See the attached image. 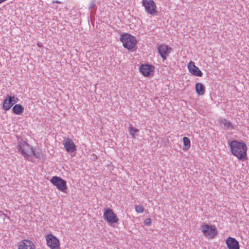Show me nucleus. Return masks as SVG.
Returning a JSON list of instances; mask_svg holds the SVG:
<instances>
[{
  "instance_id": "11",
  "label": "nucleus",
  "mask_w": 249,
  "mask_h": 249,
  "mask_svg": "<svg viewBox=\"0 0 249 249\" xmlns=\"http://www.w3.org/2000/svg\"><path fill=\"white\" fill-rule=\"evenodd\" d=\"M18 98L11 95H7L3 103V109L6 111L9 110L15 104L18 102Z\"/></svg>"
},
{
  "instance_id": "10",
  "label": "nucleus",
  "mask_w": 249,
  "mask_h": 249,
  "mask_svg": "<svg viewBox=\"0 0 249 249\" xmlns=\"http://www.w3.org/2000/svg\"><path fill=\"white\" fill-rule=\"evenodd\" d=\"M47 245L51 249H58L59 248V240L52 234H49L46 236Z\"/></svg>"
},
{
  "instance_id": "4",
  "label": "nucleus",
  "mask_w": 249,
  "mask_h": 249,
  "mask_svg": "<svg viewBox=\"0 0 249 249\" xmlns=\"http://www.w3.org/2000/svg\"><path fill=\"white\" fill-rule=\"evenodd\" d=\"M50 182L59 191L66 192L67 189V182L61 178L54 176L51 179Z\"/></svg>"
},
{
  "instance_id": "17",
  "label": "nucleus",
  "mask_w": 249,
  "mask_h": 249,
  "mask_svg": "<svg viewBox=\"0 0 249 249\" xmlns=\"http://www.w3.org/2000/svg\"><path fill=\"white\" fill-rule=\"evenodd\" d=\"M13 112L16 115H20L24 111L23 107L20 104H16L12 108Z\"/></svg>"
},
{
  "instance_id": "7",
  "label": "nucleus",
  "mask_w": 249,
  "mask_h": 249,
  "mask_svg": "<svg viewBox=\"0 0 249 249\" xmlns=\"http://www.w3.org/2000/svg\"><path fill=\"white\" fill-rule=\"evenodd\" d=\"M201 228L204 235L211 239L214 238L217 234V230L208 224H203L201 225Z\"/></svg>"
},
{
  "instance_id": "2",
  "label": "nucleus",
  "mask_w": 249,
  "mask_h": 249,
  "mask_svg": "<svg viewBox=\"0 0 249 249\" xmlns=\"http://www.w3.org/2000/svg\"><path fill=\"white\" fill-rule=\"evenodd\" d=\"M123 46L129 51L133 50L136 46L137 41L135 36L126 33H123L120 37Z\"/></svg>"
},
{
  "instance_id": "1",
  "label": "nucleus",
  "mask_w": 249,
  "mask_h": 249,
  "mask_svg": "<svg viewBox=\"0 0 249 249\" xmlns=\"http://www.w3.org/2000/svg\"><path fill=\"white\" fill-rule=\"evenodd\" d=\"M229 145L232 154L236 156L238 160L245 161L247 159L248 148L244 142L232 140L229 142Z\"/></svg>"
},
{
  "instance_id": "13",
  "label": "nucleus",
  "mask_w": 249,
  "mask_h": 249,
  "mask_svg": "<svg viewBox=\"0 0 249 249\" xmlns=\"http://www.w3.org/2000/svg\"><path fill=\"white\" fill-rule=\"evenodd\" d=\"M188 68L189 72L194 75L201 77L203 73L196 66L194 62L191 61L188 65Z\"/></svg>"
},
{
  "instance_id": "12",
  "label": "nucleus",
  "mask_w": 249,
  "mask_h": 249,
  "mask_svg": "<svg viewBox=\"0 0 249 249\" xmlns=\"http://www.w3.org/2000/svg\"><path fill=\"white\" fill-rule=\"evenodd\" d=\"M226 244L229 249H239V242L234 238L229 237L225 241Z\"/></svg>"
},
{
  "instance_id": "22",
  "label": "nucleus",
  "mask_w": 249,
  "mask_h": 249,
  "mask_svg": "<svg viewBox=\"0 0 249 249\" xmlns=\"http://www.w3.org/2000/svg\"><path fill=\"white\" fill-rule=\"evenodd\" d=\"M144 224L145 226H149L151 224V219L150 218H147L144 221Z\"/></svg>"
},
{
  "instance_id": "18",
  "label": "nucleus",
  "mask_w": 249,
  "mask_h": 249,
  "mask_svg": "<svg viewBox=\"0 0 249 249\" xmlns=\"http://www.w3.org/2000/svg\"><path fill=\"white\" fill-rule=\"evenodd\" d=\"M183 146L182 149L184 151H187L190 147V140L186 137L183 138Z\"/></svg>"
},
{
  "instance_id": "23",
  "label": "nucleus",
  "mask_w": 249,
  "mask_h": 249,
  "mask_svg": "<svg viewBox=\"0 0 249 249\" xmlns=\"http://www.w3.org/2000/svg\"><path fill=\"white\" fill-rule=\"evenodd\" d=\"M96 6V4L94 1H91L89 6V9L91 10L94 8Z\"/></svg>"
},
{
  "instance_id": "19",
  "label": "nucleus",
  "mask_w": 249,
  "mask_h": 249,
  "mask_svg": "<svg viewBox=\"0 0 249 249\" xmlns=\"http://www.w3.org/2000/svg\"><path fill=\"white\" fill-rule=\"evenodd\" d=\"M220 122L225 127L231 129H234V126L231 123L226 119H223Z\"/></svg>"
},
{
  "instance_id": "5",
  "label": "nucleus",
  "mask_w": 249,
  "mask_h": 249,
  "mask_svg": "<svg viewBox=\"0 0 249 249\" xmlns=\"http://www.w3.org/2000/svg\"><path fill=\"white\" fill-rule=\"evenodd\" d=\"M142 3L148 14L151 15L158 14V11L156 10L157 6L153 0H142Z\"/></svg>"
},
{
  "instance_id": "14",
  "label": "nucleus",
  "mask_w": 249,
  "mask_h": 249,
  "mask_svg": "<svg viewBox=\"0 0 249 249\" xmlns=\"http://www.w3.org/2000/svg\"><path fill=\"white\" fill-rule=\"evenodd\" d=\"M66 150L69 153H72L76 150V147L71 139L67 138L64 142Z\"/></svg>"
},
{
  "instance_id": "6",
  "label": "nucleus",
  "mask_w": 249,
  "mask_h": 249,
  "mask_svg": "<svg viewBox=\"0 0 249 249\" xmlns=\"http://www.w3.org/2000/svg\"><path fill=\"white\" fill-rule=\"evenodd\" d=\"M103 217L109 223H115L119 221L117 215L114 213L113 210L109 208L105 209Z\"/></svg>"
},
{
  "instance_id": "21",
  "label": "nucleus",
  "mask_w": 249,
  "mask_h": 249,
  "mask_svg": "<svg viewBox=\"0 0 249 249\" xmlns=\"http://www.w3.org/2000/svg\"><path fill=\"white\" fill-rule=\"evenodd\" d=\"M135 208L136 211L138 213H142L144 211V208L142 205H135Z\"/></svg>"
},
{
  "instance_id": "24",
  "label": "nucleus",
  "mask_w": 249,
  "mask_h": 249,
  "mask_svg": "<svg viewBox=\"0 0 249 249\" xmlns=\"http://www.w3.org/2000/svg\"><path fill=\"white\" fill-rule=\"evenodd\" d=\"M0 217H3V219H5V218L7 217V215L5 214L2 211H0Z\"/></svg>"
},
{
  "instance_id": "9",
  "label": "nucleus",
  "mask_w": 249,
  "mask_h": 249,
  "mask_svg": "<svg viewBox=\"0 0 249 249\" xmlns=\"http://www.w3.org/2000/svg\"><path fill=\"white\" fill-rule=\"evenodd\" d=\"M157 49L159 54L163 61L167 59V57L173 51L171 47L165 44L160 45Z\"/></svg>"
},
{
  "instance_id": "8",
  "label": "nucleus",
  "mask_w": 249,
  "mask_h": 249,
  "mask_svg": "<svg viewBox=\"0 0 249 249\" xmlns=\"http://www.w3.org/2000/svg\"><path fill=\"white\" fill-rule=\"evenodd\" d=\"M140 71L145 77H150L153 75L155 67L151 64H143L140 67Z\"/></svg>"
},
{
  "instance_id": "16",
  "label": "nucleus",
  "mask_w": 249,
  "mask_h": 249,
  "mask_svg": "<svg viewBox=\"0 0 249 249\" xmlns=\"http://www.w3.org/2000/svg\"><path fill=\"white\" fill-rule=\"evenodd\" d=\"M195 89L196 93L199 95H203L205 92V87L200 83H197L195 85Z\"/></svg>"
},
{
  "instance_id": "15",
  "label": "nucleus",
  "mask_w": 249,
  "mask_h": 249,
  "mask_svg": "<svg viewBox=\"0 0 249 249\" xmlns=\"http://www.w3.org/2000/svg\"><path fill=\"white\" fill-rule=\"evenodd\" d=\"M36 247L33 242L29 240L21 241L18 245V249H35Z\"/></svg>"
},
{
  "instance_id": "20",
  "label": "nucleus",
  "mask_w": 249,
  "mask_h": 249,
  "mask_svg": "<svg viewBox=\"0 0 249 249\" xmlns=\"http://www.w3.org/2000/svg\"><path fill=\"white\" fill-rule=\"evenodd\" d=\"M139 131V129L133 127L132 126H130L129 128V132L130 133V135L132 136L133 138L135 137V133L138 132Z\"/></svg>"
},
{
  "instance_id": "3",
  "label": "nucleus",
  "mask_w": 249,
  "mask_h": 249,
  "mask_svg": "<svg viewBox=\"0 0 249 249\" xmlns=\"http://www.w3.org/2000/svg\"><path fill=\"white\" fill-rule=\"evenodd\" d=\"M17 149L29 161L31 160L29 157L32 155L36 158H38V156H36L33 147L25 141H21L19 143L17 146Z\"/></svg>"
}]
</instances>
